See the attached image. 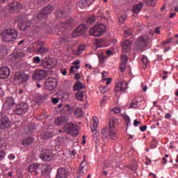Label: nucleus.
<instances>
[{
    "label": "nucleus",
    "mask_w": 178,
    "mask_h": 178,
    "mask_svg": "<svg viewBox=\"0 0 178 178\" xmlns=\"http://www.w3.org/2000/svg\"><path fill=\"white\" fill-rule=\"evenodd\" d=\"M39 168H42V176L43 177H49V175H51V165H38L36 163L31 164L29 167V170L31 173L34 172L35 174L37 175Z\"/></svg>",
    "instance_id": "nucleus-1"
},
{
    "label": "nucleus",
    "mask_w": 178,
    "mask_h": 178,
    "mask_svg": "<svg viewBox=\"0 0 178 178\" xmlns=\"http://www.w3.org/2000/svg\"><path fill=\"white\" fill-rule=\"evenodd\" d=\"M106 31V25L99 24L95 25L90 31L89 34L92 37H101Z\"/></svg>",
    "instance_id": "nucleus-2"
},
{
    "label": "nucleus",
    "mask_w": 178,
    "mask_h": 178,
    "mask_svg": "<svg viewBox=\"0 0 178 178\" xmlns=\"http://www.w3.org/2000/svg\"><path fill=\"white\" fill-rule=\"evenodd\" d=\"M4 33L5 34L1 33V38L3 41L6 42L15 41V40L17 38V31L15 29H7Z\"/></svg>",
    "instance_id": "nucleus-3"
},
{
    "label": "nucleus",
    "mask_w": 178,
    "mask_h": 178,
    "mask_svg": "<svg viewBox=\"0 0 178 178\" xmlns=\"http://www.w3.org/2000/svg\"><path fill=\"white\" fill-rule=\"evenodd\" d=\"M149 44V39L148 37H140L136 40L134 49L136 51H144L145 47H148Z\"/></svg>",
    "instance_id": "nucleus-4"
},
{
    "label": "nucleus",
    "mask_w": 178,
    "mask_h": 178,
    "mask_svg": "<svg viewBox=\"0 0 178 178\" xmlns=\"http://www.w3.org/2000/svg\"><path fill=\"white\" fill-rule=\"evenodd\" d=\"M58 62L56 60L45 57L41 62L40 66L44 69H54L56 66Z\"/></svg>",
    "instance_id": "nucleus-5"
},
{
    "label": "nucleus",
    "mask_w": 178,
    "mask_h": 178,
    "mask_svg": "<svg viewBox=\"0 0 178 178\" xmlns=\"http://www.w3.org/2000/svg\"><path fill=\"white\" fill-rule=\"evenodd\" d=\"M14 77L15 81H19V84L27 83L30 79V76L24 72H16Z\"/></svg>",
    "instance_id": "nucleus-6"
},
{
    "label": "nucleus",
    "mask_w": 178,
    "mask_h": 178,
    "mask_svg": "<svg viewBox=\"0 0 178 178\" xmlns=\"http://www.w3.org/2000/svg\"><path fill=\"white\" fill-rule=\"evenodd\" d=\"M52 10H54V8H52V6H48L45 7L42 11L38 15L37 17H34L33 20L35 22H37V20H42L43 17H45L47 15H50V13H52Z\"/></svg>",
    "instance_id": "nucleus-7"
},
{
    "label": "nucleus",
    "mask_w": 178,
    "mask_h": 178,
    "mask_svg": "<svg viewBox=\"0 0 178 178\" xmlns=\"http://www.w3.org/2000/svg\"><path fill=\"white\" fill-rule=\"evenodd\" d=\"M64 130H65L66 133L70 134L73 137L79 136V131L76 129V125L72 123L67 124L64 127Z\"/></svg>",
    "instance_id": "nucleus-8"
},
{
    "label": "nucleus",
    "mask_w": 178,
    "mask_h": 178,
    "mask_svg": "<svg viewBox=\"0 0 178 178\" xmlns=\"http://www.w3.org/2000/svg\"><path fill=\"white\" fill-rule=\"evenodd\" d=\"M27 111H29V105L24 102H22L16 106L15 113H16V115H23V113H26Z\"/></svg>",
    "instance_id": "nucleus-9"
},
{
    "label": "nucleus",
    "mask_w": 178,
    "mask_h": 178,
    "mask_svg": "<svg viewBox=\"0 0 178 178\" xmlns=\"http://www.w3.org/2000/svg\"><path fill=\"white\" fill-rule=\"evenodd\" d=\"M86 31H87V26L85 24H81L72 32V37L77 38V37L83 35Z\"/></svg>",
    "instance_id": "nucleus-10"
},
{
    "label": "nucleus",
    "mask_w": 178,
    "mask_h": 178,
    "mask_svg": "<svg viewBox=\"0 0 178 178\" xmlns=\"http://www.w3.org/2000/svg\"><path fill=\"white\" fill-rule=\"evenodd\" d=\"M58 86V79L55 78H49L45 83L46 90H55Z\"/></svg>",
    "instance_id": "nucleus-11"
},
{
    "label": "nucleus",
    "mask_w": 178,
    "mask_h": 178,
    "mask_svg": "<svg viewBox=\"0 0 178 178\" xmlns=\"http://www.w3.org/2000/svg\"><path fill=\"white\" fill-rule=\"evenodd\" d=\"M99 122L98 118L97 116L92 117L91 120V127L90 130L94 134V137H97V127H98V123Z\"/></svg>",
    "instance_id": "nucleus-12"
},
{
    "label": "nucleus",
    "mask_w": 178,
    "mask_h": 178,
    "mask_svg": "<svg viewBox=\"0 0 178 178\" xmlns=\"http://www.w3.org/2000/svg\"><path fill=\"white\" fill-rule=\"evenodd\" d=\"M45 76H47V72L42 70H35L32 79L33 80H43V79H45Z\"/></svg>",
    "instance_id": "nucleus-13"
},
{
    "label": "nucleus",
    "mask_w": 178,
    "mask_h": 178,
    "mask_svg": "<svg viewBox=\"0 0 178 178\" xmlns=\"http://www.w3.org/2000/svg\"><path fill=\"white\" fill-rule=\"evenodd\" d=\"M127 88H129V86L127 83L123 82V81H118L115 84V92H119L120 91H124V90H127Z\"/></svg>",
    "instance_id": "nucleus-14"
},
{
    "label": "nucleus",
    "mask_w": 178,
    "mask_h": 178,
    "mask_svg": "<svg viewBox=\"0 0 178 178\" xmlns=\"http://www.w3.org/2000/svg\"><path fill=\"white\" fill-rule=\"evenodd\" d=\"M10 76V70L8 67L0 68V79H8Z\"/></svg>",
    "instance_id": "nucleus-15"
},
{
    "label": "nucleus",
    "mask_w": 178,
    "mask_h": 178,
    "mask_svg": "<svg viewBox=\"0 0 178 178\" xmlns=\"http://www.w3.org/2000/svg\"><path fill=\"white\" fill-rule=\"evenodd\" d=\"M69 175L68 171L65 168H59L57 171L56 178H66Z\"/></svg>",
    "instance_id": "nucleus-16"
},
{
    "label": "nucleus",
    "mask_w": 178,
    "mask_h": 178,
    "mask_svg": "<svg viewBox=\"0 0 178 178\" xmlns=\"http://www.w3.org/2000/svg\"><path fill=\"white\" fill-rule=\"evenodd\" d=\"M9 118L6 116H3L0 120V129H6L9 127Z\"/></svg>",
    "instance_id": "nucleus-17"
},
{
    "label": "nucleus",
    "mask_w": 178,
    "mask_h": 178,
    "mask_svg": "<svg viewBox=\"0 0 178 178\" xmlns=\"http://www.w3.org/2000/svg\"><path fill=\"white\" fill-rule=\"evenodd\" d=\"M40 159L42 161H51V152L49 150H43L40 154Z\"/></svg>",
    "instance_id": "nucleus-18"
},
{
    "label": "nucleus",
    "mask_w": 178,
    "mask_h": 178,
    "mask_svg": "<svg viewBox=\"0 0 178 178\" xmlns=\"http://www.w3.org/2000/svg\"><path fill=\"white\" fill-rule=\"evenodd\" d=\"M129 58H127V56L122 55L121 57V64H120V70L121 72H124V69H126V63H127Z\"/></svg>",
    "instance_id": "nucleus-19"
},
{
    "label": "nucleus",
    "mask_w": 178,
    "mask_h": 178,
    "mask_svg": "<svg viewBox=\"0 0 178 178\" xmlns=\"http://www.w3.org/2000/svg\"><path fill=\"white\" fill-rule=\"evenodd\" d=\"M66 123H67V118L66 117H59L55 120V124L57 126H62L66 124Z\"/></svg>",
    "instance_id": "nucleus-20"
},
{
    "label": "nucleus",
    "mask_w": 178,
    "mask_h": 178,
    "mask_svg": "<svg viewBox=\"0 0 178 178\" xmlns=\"http://www.w3.org/2000/svg\"><path fill=\"white\" fill-rule=\"evenodd\" d=\"M80 63H81L80 60H76L75 61L73 62V65H74L75 67L74 66L70 67V72L71 74L76 73V71L74 70V69H76V70H79V69H80V65H79Z\"/></svg>",
    "instance_id": "nucleus-21"
},
{
    "label": "nucleus",
    "mask_w": 178,
    "mask_h": 178,
    "mask_svg": "<svg viewBox=\"0 0 178 178\" xmlns=\"http://www.w3.org/2000/svg\"><path fill=\"white\" fill-rule=\"evenodd\" d=\"M108 124L110 130L115 129V127L118 126V118L115 117L110 118Z\"/></svg>",
    "instance_id": "nucleus-22"
},
{
    "label": "nucleus",
    "mask_w": 178,
    "mask_h": 178,
    "mask_svg": "<svg viewBox=\"0 0 178 178\" xmlns=\"http://www.w3.org/2000/svg\"><path fill=\"white\" fill-rule=\"evenodd\" d=\"M22 8V3L16 1H13L10 5V10H17L19 11V10Z\"/></svg>",
    "instance_id": "nucleus-23"
},
{
    "label": "nucleus",
    "mask_w": 178,
    "mask_h": 178,
    "mask_svg": "<svg viewBox=\"0 0 178 178\" xmlns=\"http://www.w3.org/2000/svg\"><path fill=\"white\" fill-rule=\"evenodd\" d=\"M130 47H131V42L130 40H124L122 44V48L124 52H127Z\"/></svg>",
    "instance_id": "nucleus-24"
},
{
    "label": "nucleus",
    "mask_w": 178,
    "mask_h": 178,
    "mask_svg": "<svg viewBox=\"0 0 178 178\" xmlns=\"http://www.w3.org/2000/svg\"><path fill=\"white\" fill-rule=\"evenodd\" d=\"M83 51H86V45L85 44L80 45L78 47V49L73 50L72 52L74 55H76L77 56H79V55H81V54H83Z\"/></svg>",
    "instance_id": "nucleus-25"
},
{
    "label": "nucleus",
    "mask_w": 178,
    "mask_h": 178,
    "mask_svg": "<svg viewBox=\"0 0 178 178\" xmlns=\"http://www.w3.org/2000/svg\"><path fill=\"white\" fill-rule=\"evenodd\" d=\"M29 26H30V22L27 21V19L22 21L19 24V27L21 30H22V31H25V30L26 29H29Z\"/></svg>",
    "instance_id": "nucleus-26"
},
{
    "label": "nucleus",
    "mask_w": 178,
    "mask_h": 178,
    "mask_svg": "<svg viewBox=\"0 0 178 178\" xmlns=\"http://www.w3.org/2000/svg\"><path fill=\"white\" fill-rule=\"evenodd\" d=\"M143 8V3H139L138 4L134 6L132 8L134 13H140Z\"/></svg>",
    "instance_id": "nucleus-27"
},
{
    "label": "nucleus",
    "mask_w": 178,
    "mask_h": 178,
    "mask_svg": "<svg viewBox=\"0 0 178 178\" xmlns=\"http://www.w3.org/2000/svg\"><path fill=\"white\" fill-rule=\"evenodd\" d=\"M91 5V0H81L80 3L81 8H88Z\"/></svg>",
    "instance_id": "nucleus-28"
},
{
    "label": "nucleus",
    "mask_w": 178,
    "mask_h": 178,
    "mask_svg": "<svg viewBox=\"0 0 178 178\" xmlns=\"http://www.w3.org/2000/svg\"><path fill=\"white\" fill-rule=\"evenodd\" d=\"M13 105H15V99H13V97H8L6 100V106L10 108V106H13Z\"/></svg>",
    "instance_id": "nucleus-29"
},
{
    "label": "nucleus",
    "mask_w": 178,
    "mask_h": 178,
    "mask_svg": "<svg viewBox=\"0 0 178 178\" xmlns=\"http://www.w3.org/2000/svg\"><path fill=\"white\" fill-rule=\"evenodd\" d=\"M74 90H83V88H84V84H83V83L80 81H76L74 84Z\"/></svg>",
    "instance_id": "nucleus-30"
},
{
    "label": "nucleus",
    "mask_w": 178,
    "mask_h": 178,
    "mask_svg": "<svg viewBox=\"0 0 178 178\" xmlns=\"http://www.w3.org/2000/svg\"><path fill=\"white\" fill-rule=\"evenodd\" d=\"M104 42V40L96 39L95 40V45L96 46V48H101L103 47Z\"/></svg>",
    "instance_id": "nucleus-31"
},
{
    "label": "nucleus",
    "mask_w": 178,
    "mask_h": 178,
    "mask_svg": "<svg viewBox=\"0 0 178 178\" xmlns=\"http://www.w3.org/2000/svg\"><path fill=\"white\" fill-rule=\"evenodd\" d=\"M85 163L84 161L81 162V166L78 171V177H81V176H84V166H83V164Z\"/></svg>",
    "instance_id": "nucleus-32"
},
{
    "label": "nucleus",
    "mask_w": 178,
    "mask_h": 178,
    "mask_svg": "<svg viewBox=\"0 0 178 178\" xmlns=\"http://www.w3.org/2000/svg\"><path fill=\"white\" fill-rule=\"evenodd\" d=\"M33 141L34 139H33V138H28L22 141V144L23 145H30L31 144H33Z\"/></svg>",
    "instance_id": "nucleus-33"
},
{
    "label": "nucleus",
    "mask_w": 178,
    "mask_h": 178,
    "mask_svg": "<svg viewBox=\"0 0 178 178\" xmlns=\"http://www.w3.org/2000/svg\"><path fill=\"white\" fill-rule=\"evenodd\" d=\"M74 115L76 118H81L82 116H84V113H83L81 108H77L74 112Z\"/></svg>",
    "instance_id": "nucleus-34"
},
{
    "label": "nucleus",
    "mask_w": 178,
    "mask_h": 178,
    "mask_svg": "<svg viewBox=\"0 0 178 178\" xmlns=\"http://www.w3.org/2000/svg\"><path fill=\"white\" fill-rule=\"evenodd\" d=\"M76 98L78 99V101H83L84 99V92H78L76 95Z\"/></svg>",
    "instance_id": "nucleus-35"
},
{
    "label": "nucleus",
    "mask_w": 178,
    "mask_h": 178,
    "mask_svg": "<svg viewBox=\"0 0 178 178\" xmlns=\"http://www.w3.org/2000/svg\"><path fill=\"white\" fill-rule=\"evenodd\" d=\"M35 52H37L39 55H43V54L48 52V50L44 47H40V49L35 50Z\"/></svg>",
    "instance_id": "nucleus-36"
},
{
    "label": "nucleus",
    "mask_w": 178,
    "mask_h": 178,
    "mask_svg": "<svg viewBox=\"0 0 178 178\" xmlns=\"http://www.w3.org/2000/svg\"><path fill=\"white\" fill-rule=\"evenodd\" d=\"M110 136L111 140H115L118 137V135L113 129H110Z\"/></svg>",
    "instance_id": "nucleus-37"
},
{
    "label": "nucleus",
    "mask_w": 178,
    "mask_h": 178,
    "mask_svg": "<svg viewBox=\"0 0 178 178\" xmlns=\"http://www.w3.org/2000/svg\"><path fill=\"white\" fill-rule=\"evenodd\" d=\"M105 59H106L105 56L102 54H100L99 56V63H104Z\"/></svg>",
    "instance_id": "nucleus-38"
},
{
    "label": "nucleus",
    "mask_w": 178,
    "mask_h": 178,
    "mask_svg": "<svg viewBox=\"0 0 178 178\" xmlns=\"http://www.w3.org/2000/svg\"><path fill=\"white\" fill-rule=\"evenodd\" d=\"M15 58H16V59L24 58V53H23L22 51H19V52L15 54Z\"/></svg>",
    "instance_id": "nucleus-39"
},
{
    "label": "nucleus",
    "mask_w": 178,
    "mask_h": 178,
    "mask_svg": "<svg viewBox=\"0 0 178 178\" xmlns=\"http://www.w3.org/2000/svg\"><path fill=\"white\" fill-rule=\"evenodd\" d=\"M141 60L143 62V63H144L145 65H148L149 60H148V58L145 56H143Z\"/></svg>",
    "instance_id": "nucleus-40"
},
{
    "label": "nucleus",
    "mask_w": 178,
    "mask_h": 178,
    "mask_svg": "<svg viewBox=\"0 0 178 178\" xmlns=\"http://www.w3.org/2000/svg\"><path fill=\"white\" fill-rule=\"evenodd\" d=\"M156 1V0H145L146 3L150 5V6H154Z\"/></svg>",
    "instance_id": "nucleus-41"
},
{
    "label": "nucleus",
    "mask_w": 178,
    "mask_h": 178,
    "mask_svg": "<svg viewBox=\"0 0 178 178\" xmlns=\"http://www.w3.org/2000/svg\"><path fill=\"white\" fill-rule=\"evenodd\" d=\"M40 62H41V58H40L39 56H35V57L33 58V63H36L37 65H38V63H40Z\"/></svg>",
    "instance_id": "nucleus-42"
},
{
    "label": "nucleus",
    "mask_w": 178,
    "mask_h": 178,
    "mask_svg": "<svg viewBox=\"0 0 178 178\" xmlns=\"http://www.w3.org/2000/svg\"><path fill=\"white\" fill-rule=\"evenodd\" d=\"M106 55H107V56H112V55H113V49L106 51Z\"/></svg>",
    "instance_id": "nucleus-43"
},
{
    "label": "nucleus",
    "mask_w": 178,
    "mask_h": 178,
    "mask_svg": "<svg viewBox=\"0 0 178 178\" xmlns=\"http://www.w3.org/2000/svg\"><path fill=\"white\" fill-rule=\"evenodd\" d=\"M113 112H114V113H120V112L122 111V110L120 109V107H115L114 108H113Z\"/></svg>",
    "instance_id": "nucleus-44"
},
{
    "label": "nucleus",
    "mask_w": 178,
    "mask_h": 178,
    "mask_svg": "<svg viewBox=\"0 0 178 178\" xmlns=\"http://www.w3.org/2000/svg\"><path fill=\"white\" fill-rule=\"evenodd\" d=\"M101 92L105 93L108 91V86H101L100 87Z\"/></svg>",
    "instance_id": "nucleus-45"
},
{
    "label": "nucleus",
    "mask_w": 178,
    "mask_h": 178,
    "mask_svg": "<svg viewBox=\"0 0 178 178\" xmlns=\"http://www.w3.org/2000/svg\"><path fill=\"white\" fill-rule=\"evenodd\" d=\"M5 156H6V153L3 151H0V161H2Z\"/></svg>",
    "instance_id": "nucleus-46"
},
{
    "label": "nucleus",
    "mask_w": 178,
    "mask_h": 178,
    "mask_svg": "<svg viewBox=\"0 0 178 178\" xmlns=\"http://www.w3.org/2000/svg\"><path fill=\"white\" fill-rule=\"evenodd\" d=\"M76 154H77V152L76 150H74V149L69 151V154L71 156H76Z\"/></svg>",
    "instance_id": "nucleus-47"
},
{
    "label": "nucleus",
    "mask_w": 178,
    "mask_h": 178,
    "mask_svg": "<svg viewBox=\"0 0 178 178\" xmlns=\"http://www.w3.org/2000/svg\"><path fill=\"white\" fill-rule=\"evenodd\" d=\"M126 15H123L119 17V22L120 23H124V20H126Z\"/></svg>",
    "instance_id": "nucleus-48"
},
{
    "label": "nucleus",
    "mask_w": 178,
    "mask_h": 178,
    "mask_svg": "<svg viewBox=\"0 0 178 178\" xmlns=\"http://www.w3.org/2000/svg\"><path fill=\"white\" fill-rule=\"evenodd\" d=\"M107 98L106 97H104L103 99H102V100L100 102V105L102 106H104V105H105L106 104V101H107Z\"/></svg>",
    "instance_id": "nucleus-49"
},
{
    "label": "nucleus",
    "mask_w": 178,
    "mask_h": 178,
    "mask_svg": "<svg viewBox=\"0 0 178 178\" xmlns=\"http://www.w3.org/2000/svg\"><path fill=\"white\" fill-rule=\"evenodd\" d=\"M103 80L106 81V84H107V86H109V84L112 83V79L111 78H104Z\"/></svg>",
    "instance_id": "nucleus-50"
},
{
    "label": "nucleus",
    "mask_w": 178,
    "mask_h": 178,
    "mask_svg": "<svg viewBox=\"0 0 178 178\" xmlns=\"http://www.w3.org/2000/svg\"><path fill=\"white\" fill-rule=\"evenodd\" d=\"M60 73L63 74V76H66V74L67 73V70H66V68H62L60 69Z\"/></svg>",
    "instance_id": "nucleus-51"
},
{
    "label": "nucleus",
    "mask_w": 178,
    "mask_h": 178,
    "mask_svg": "<svg viewBox=\"0 0 178 178\" xmlns=\"http://www.w3.org/2000/svg\"><path fill=\"white\" fill-rule=\"evenodd\" d=\"M112 166V164L109 162H106L104 165V169H106V168H111Z\"/></svg>",
    "instance_id": "nucleus-52"
},
{
    "label": "nucleus",
    "mask_w": 178,
    "mask_h": 178,
    "mask_svg": "<svg viewBox=\"0 0 178 178\" xmlns=\"http://www.w3.org/2000/svg\"><path fill=\"white\" fill-rule=\"evenodd\" d=\"M51 101H52L53 104L56 105V104H58L59 102V98H52Z\"/></svg>",
    "instance_id": "nucleus-53"
},
{
    "label": "nucleus",
    "mask_w": 178,
    "mask_h": 178,
    "mask_svg": "<svg viewBox=\"0 0 178 178\" xmlns=\"http://www.w3.org/2000/svg\"><path fill=\"white\" fill-rule=\"evenodd\" d=\"M129 35H131V32L130 31H126L124 33V37H129Z\"/></svg>",
    "instance_id": "nucleus-54"
},
{
    "label": "nucleus",
    "mask_w": 178,
    "mask_h": 178,
    "mask_svg": "<svg viewBox=\"0 0 178 178\" xmlns=\"http://www.w3.org/2000/svg\"><path fill=\"white\" fill-rule=\"evenodd\" d=\"M8 159H10V161H13V159H15V158H16V156H15V154H9L8 156Z\"/></svg>",
    "instance_id": "nucleus-55"
},
{
    "label": "nucleus",
    "mask_w": 178,
    "mask_h": 178,
    "mask_svg": "<svg viewBox=\"0 0 178 178\" xmlns=\"http://www.w3.org/2000/svg\"><path fill=\"white\" fill-rule=\"evenodd\" d=\"M140 123H141L140 121L135 120L134 121V126H135V127H137L140 124Z\"/></svg>",
    "instance_id": "nucleus-56"
},
{
    "label": "nucleus",
    "mask_w": 178,
    "mask_h": 178,
    "mask_svg": "<svg viewBox=\"0 0 178 178\" xmlns=\"http://www.w3.org/2000/svg\"><path fill=\"white\" fill-rule=\"evenodd\" d=\"M88 19H89L88 22L90 24H92V23H94V22H95V19H94V17H89Z\"/></svg>",
    "instance_id": "nucleus-57"
},
{
    "label": "nucleus",
    "mask_w": 178,
    "mask_h": 178,
    "mask_svg": "<svg viewBox=\"0 0 178 178\" xmlns=\"http://www.w3.org/2000/svg\"><path fill=\"white\" fill-rule=\"evenodd\" d=\"M65 108H67L68 112H70V111H73V108L70 107V105H66Z\"/></svg>",
    "instance_id": "nucleus-58"
},
{
    "label": "nucleus",
    "mask_w": 178,
    "mask_h": 178,
    "mask_svg": "<svg viewBox=\"0 0 178 178\" xmlns=\"http://www.w3.org/2000/svg\"><path fill=\"white\" fill-rule=\"evenodd\" d=\"M140 131H145V130H147V126L140 127Z\"/></svg>",
    "instance_id": "nucleus-59"
},
{
    "label": "nucleus",
    "mask_w": 178,
    "mask_h": 178,
    "mask_svg": "<svg viewBox=\"0 0 178 178\" xmlns=\"http://www.w3.org/2000/svg\"><path fill=\"white\" fill-rule=\"evenodd\" d=\"M155 33H156V34H159L161 33V29H159V27L156 28Z\"/></svg>",
    "instance_id": "nucleus-60"
},
{
    "label": "nucleus",
    "mask_w": 178,
    "mask_h": 178,
    "mask_svg": "<svg viewBox=\"0 0 178 178\" xmlns=\"http://www.w3.org/2000/svg\"><path fill=\"white\" fill-rule=\"evenodd\" d=\"M131 108H137V103H133L131 104Z\"/></svg>",
    "instance_id": "nucleus-61"
},
{
    "label": "nucleus",
    "mask_w": 178,
    "mask_h": 178,
    "mask_svg": "<svg viewBox=\"0 0 178 178\" xmlns=\"http://www.w3.org/2000/svg\"><path fill=\"white\" fill-rule=\"evenodd\" d=\"M156 145H155V144H154V143H152L151 145H150V148L152 149H154V148H156Z\"/></svg>",
    "instance_id": "nucleus-62"
},
{
    "label": "nucleus",
    "mask_w": 178,
    "mask_h": 178,
    "mask_svg": "<svg viewBox=\"0 0 178 178\" xmlns=\"http://www.w3.org/2000/svg\"><path fill=\"white\" fill-rule=\"evenodd\" d=\"M165 119H170L171 115L169 113H166L165 115Z\"/></svg>",
    "instance_id": "nucleus-63"
},
{
    "label": "nucleus",
    "mask_w": 178,
    "mask_h": 178,
    "mask_svg": "<svg viewBox=\"0 0 178 178\" xmlns=\"http://www.w3.org/2000/svg\"><path fill=\"white\" fill-rule=\"evenodd\" d=\"M85 67H88V69H92V67L89 63L86 64Z\"/></svg>",
    "instance_id": "nucleus-64"
}]
</instances>
